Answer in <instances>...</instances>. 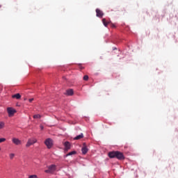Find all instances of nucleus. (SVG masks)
Returning a JSON list of instances; mask_svg holds the SVG:
<instances>
[{
  "instance_id": "obj_5",
  "label": "nucleus",
  "mask_w": 178,
  "mask_h": 178,
  "mask_svg": "<svg viewBox=\"0 0 178 178\" xmlns=\"http://www.w3.org/2000/svg\"><path fill=\"white\" fill-rule=\"evenodd\" d=\"M63 145L65 147V152H67L69 149L72 147V145L69 143V141H66L63 143Z\"/></svg>"
},
{
  "instance_id": "obj_25",
  "label": "nucleus",
  "mask_w": 178,
  "mask_h": 178,
  "mask_svg": "<svg viewBox=\"0 0 178 178\" xmlns=\"http://www.w3.org/2000/svg\"><path fill=\"white\" fill-rule=\"evenodd\" d=\"M0 8H2V6L0 5Z\"/></svg>"
},
{
  "instance_id": "obj_2",
  "label": "nucleus",
  "mask_w": 178,
  "mask_h": 178,
  "mask_svg": "<svg viewBox=\"0 0 178 178\" xmlns=\"http://www.w3.org/2000/svg\"><path fill=\"white\" fill-rule=\"evenodd\" d=\"M7 112L9 118H12V116H14V115L16 113V111L12 107L7 108Z\"/></svg>"
},
{
  "instance_id": "obj_20",
  "label": "nucleus",
  "mask_w": 178,
  "mask_h": 178,
  "mask_svg": "<svg viewBox=\"0 0 178 178\" xmlns=\"http://www.w3.org/2000/svg\"><path fill=\"white\" fill-rule=\"evenodd\" d=\"M45 173H51V171L49 170V168H48V170H44Z\"/></svg>"
},
{
  "instance_id": "obj_23",
  "label": "nucleus",
  "mask_w": 178,
  "mask_h": 178,
  "mask_svg": "<svg viewBox=\"0 0 178 178\" xmlns=\"http://www.w3.org/2000/svg\"><path fill=\"white\" fill-rule=\"evenodd\" d=\"M41 130H44V127L42 125H40Z\"/></svg>"
},
{
  "instance_id": "obj_6",
  "label": "nucleus",
  "mask_w": 178,
  "mask_h": 178,
  "mask_svg": "<svg viewBox=\"0 0 178 178\" xmlns=\"http://www.w3.org/2000/svg\"><path fill=\"white\" fill-rule=\"evenodd\" d=\"M12 141L13 143L15 144V145H22V140H20L17 138H13Z\"/></svg>"
},
{
  "instance_id": "obj_11",
  "label": "nucleus",
  "mask_w": 178,
  "mask_h": 178,
  "mask_svg": "<svg viewBox=\"0 0 178 178\" xmlns=\"http://www.w3.org/2000/svg\"><path fill=\"white\" fill-rule=\"evenodd\" d=\"M84 135L83 134H81L80 135L76 136L75 138H74V140H81V138H83Z\"/></svg>"
},
{
  "instance_id": "obj_3",
  "label": "nucleus",
  "mask_w": 178,
  "mask_h": 178,
  "mask_svg": "<svg viewBox=\"0 0 178 178\" xmlns=\"http://www.w3.org/2000/svg\"><path fill=\"white\" fill-rule=\"evenodd\" d=\"M35 143H37V139H35V138L29 139L27 143H26V147L27 148H29V147H31V145H33V144H35Z\"/></svg>"
},
{
  "instance_id": "obj_10",
  "label": "nucleus",
  "mask_w": 178,
  "mask_h": 178,
  "mask_svg": "<svg viewBox=\"0 0 178 178\" xmlns=\"http://www.w3.org/2000/svg\"><path fill=\"white\" fill-rule=\"evenodd\" d=\"M73 94H74L73 89H69L66 90L65 95L72 96Z\"/></svg>"
},
{
  "instance_id": "obj_21",
  "label": "nucleus",
  "mask_w": 178,
  "mask_h": 178,
  "mask_svg": "<svg viewBox=\"0 0 178 178\" xmlns=\"http://www.w3.org/2000/svg\"><path fill=\"white\" fill-rule=\"evenodd\" d=\"M78 66L81 70H83V67L81 66V64H78Z\"/></svg>"
},
{
  "instance_id": "obj_17",
  "label": "nucleus",
  "mask_w": 178,
  "mask_h": 178,
  "mask_svg": "<svg viewBox=\"0 0 178 178\" xmlns=\"http://www.w3.org/2000/svg\"><path fill=\"white\" fill-rule=\"evenodd\" d=\"M5 141H6V138H0V143H5Z\"/></svg>"
},
{
  "instance_id": "obj_19",
  "label": "nucleus",
  "mask_w": 178,
  "mask_h": 178,
  "mask_svg": "<svg viewBox=\"0 0 178 178\" xmlns=\"http://www.w3.org/2000/svg\"><path fill=\"white\" fill-rule=\"evenodd\" d=\"M83 80H85V81H87V80H88V75H85L83 76Z\"/></svg>"
},
{
  "instance_id": "obj_12",
  "label": "nucleus",
  "mask_w": 178,
  "mask_h": 178,
  "mask_svg": "<svg viewBox=\"0 0 178 178\" xmlns=\"http://www.w3.org/2000/svg\"><path fill=\"white\" fill-rule=\"evenodd\" d=\"M76 154H77V152H76V151H72V152H69L68 154H67L65 155V156H66V157H67V156H72V155H76Z\"/></svg>"
},
{
  "instance_id": "obj_24",
  "label": "nucleus",
  "mask_w": 178,
  "mask_h": 178,
  "mask_svg": "<svg viewBox=\"0 0 178 178\" xmlns=\"http://www.w3.org/2000/svg\"><path fill=\"white\" fill-rule=\"evenodd\" d=\"M111 27H116L115 24H112Z\"/></svg>"
},
{
  "instance_id": "obj_14",
  "label": "nucleus",
  "mask_w": 178,
  "mask_h": 178,
  "mask_svg": "<svg viewBox=\"0 0 178 178\" xmlns=\"http://www.w3.org/2000/svg\"><path fill=\"white\" fill-rule=\"evenodd\" d=\"M102 23L105 27H108V24H109V22H106V19L105 18L102 19Z\"/></svg>"
},
{
  "instance_id": "obj_22",
  "label": "nucleus",
  "mask_w": 178,
  "mask_h": 178,
  "mask_svg": "<svg viewBox=\"0 0 178 178\" xmlns=\"http://www.w3.org/2000/svg\"><path fill=\"white\" fill-rule=\"evenodd\" d=\"M29 102H32L34 101V98L29 99Z\"/></svg>"
},
{
  "instance_id": "obj_16",
  "label": "nucleus",
  "mask_w": 178,
  "mask_h": 178,
  "mask_svg": "<svg viewBox=\"0 0 178 178\" xmlns=\"http://www.w3.org/2000/svg\"><path fill=\"white\" fill-rule=\"evenodd\" d=\"M3 126H5V123L0 122V130H1V129H3Z\"/></svg>"
},
{
  "instance_id": "obj_9",
  "label": "nucleus",
  "mask_w": 178,
  "mask_h": 178,
  "mask_svg": "<svg viewBox=\"0 0 178 178\" xmlns=\"http://www.w3.org/2000/svg\"><path fill=\"white\" fill-rule=\"evenodd\" d=\"M48 169H49L50 172H55L56 170V165L54 164H52L48 167Z\"/></svg>"
},
{
  "instance_id": "obj_13",
  "label": "nucleus",
  "mask_w": 178,
  "mask_h": 178,
  "mask_svg": "<svg viewBox=\"0 0 178 178\" xmlns=\"http://www.w3.org/2000/svg\"><path fill=\"white\" fill-rule=\"evenodd\" d=\"M12 98H16V99H20V98H22V95H20L19 93H17L15 95H13L12 96Z\"/></svg>"
},
{
  "instance_id": "obj_7",
  "label": "nucleus",
  "mask_w": 178,
  "mask_h": 178,
  "mask_svg": "<svg viewBox=\"0 0 178 178\" xmlns=\"http://www.w3.org/2000/svg\"><path fill=\"white\" fill-rule=\"evenodd\" d=\"M81 151L83 155H86V154L88 152V148L87 147V145H86V143H83Z\"/></svg>"
},
{
  "instance_id": "obj_15",
  "label": "nucleus",
  "mask_w": 178,
  "mask_h": 178,
  "mask_svg": "<svg viewBox=\"0 0 178 178\" xmlns=\"http://www.w3.org/2000/svg\"><path fill=\"white\" fill-rule=\"evenodd\" d=\"M33 119H41V115H40L39 114L34 115Z\"/></svg>"
},
{
  "instance_id": "obj_18",
  "label": "nucleus",
  "mask_w": 178,
  "mask_h": 178,
  "mask_svg": "<svg viewBox=\"0 0 178 178\" xmlns=\"http://www.w3.org/2000/svg\"><path fill=\"white\" fill-rule=\"evenodd\" d=\"M13 158H15V154L13 153L10 154V159H13Z\"/></svg>"
},
{
  "instance_id": "obj_8",
  "label": "nucleus",
  "mask_w": 178,
  "mask_h": 178,
  "mask_svg": "<svg viewBox=\"0 0 178 178\" xmlns=\"http://www.w3.org/2000/svg\"><path fill=\"white\" fill-rule=\"evenodd\" d=\"M96 13L97 17H102L104 16V13L98 8L96 9Z\"/></svg>"
},
{
  "instance_id": "obj_4",
  "label": "nucleus",
  "mask_w": 178,
  "mask_h": 178,
  "mask_svg": "<svg viewBox=\"0 0 178 178\" xmlns=\"http://www.w3.org/2000/svg\"><path fill=\"white\" fill-rule=\"evenodd\" d=\"M44 144L49 149L52 148V145H54L52 139L51 138L46 139V140L44 141Z\"/></svg>"
},
{
  "instance_id": "obj_26",
  "label": "nucleus",
  "mask_w": 178,
  "mask_h": 178,
  "mask_svg": "<svg viewBox=\"0 0 178 178\" xmlns=\"http://www.w3.org/2000/svg\"><path fill=\"white\" fill-rule=\"evenodd\" d=\"M0 151H1V147H0Z\"/></svg>"
},
{
  "instance_id": "obj_1",
  "label": "nucleus",
  "mask_w": 178,
  "mask_h": 178,
  "mask_svg": "<svg viewBox=\"0 0 178 178\" xmlns=\"http://www.w3.org/2000/svg\"><path fill=\"white\" fill-rule=\"evenodd\" d=\"M108 156L111 159L117 158L119 161H123L124 159V155L119 151L110 152L108 153Z\"/></svg>"
}]
</instances>
